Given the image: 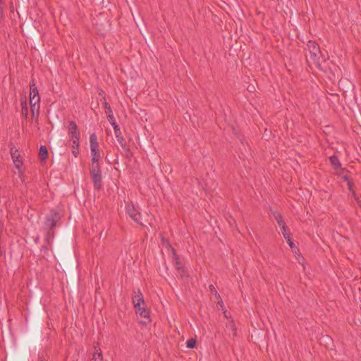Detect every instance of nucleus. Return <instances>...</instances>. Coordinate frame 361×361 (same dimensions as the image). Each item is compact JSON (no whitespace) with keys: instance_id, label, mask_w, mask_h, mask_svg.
I'll use <instances>...</instances> for the list:
<instances>
[{"instance_id":"c85d7f7f","label":"nucleus","mask_w":361,"mask_h":361,"mask_svg":"<svg viewBox=\"0 0 361 361\" xmlns=\"http://www.w3.org/2000/svg\"><path fill=\"white\" fill-rule=\"evenodd\" d=\"M20 105L22 109H28L27 104V97L25 94L20 95Z\"/></svg>"},{"instance_id":"2f4dec72","label":"nucleus","mask_w":361,"mask_h":361,"mask_svg":"<svg viewBox=\"0 0 361 361\" xmlns=\"http://www.w3.org/2000/svg\"><path fill=\"white\" fill-rule=\"evenodd\" d=\"M354 200L356 202L357 206L359 207V208L361 209V200L360 198L358 197V195H357V193L355 192H353V195H352Z\"/></svg>"},{"instance_id":"a878e982","label":"nucleus","mask_w":361,"mask_h":361,"mask_svg":"<svg viewBox=\"0 0 361 361\" xmlns=\"http://www.w3.org/2000/svg\"><path fill=\"white\" fill-rule=\"evenodd\" d=\"M103 99H104L103 106L105 109V112H106V115L113 113V111L111 109L110 104L106 101V97H103Z\"/></svg>"},{"instance_id":"f03ea898","label":"nucleus","mask_w":361,"mask_h":361,"mask_svg":"<svg viewBox=\"0 0 361 361\" xmlns=\"http://www.w3.org/2000/svg\"><path fill=\"white\" fill-rule=\"evenodd\" d=\"M307 50L310 54V59L313 64L319 69L322 71L321 59H322V54L320 50L319 44L312 40H309L307 44Z\"/></svg>"},{"instance_id":"49530a36","label":"nucleus","mask_w":361,"mask_h":361,"mask_svg":"<svg viewBox=\"0 0 361 361\" xmlns=\"http://www.w3.org/2000/svg\"><path fill=\"white\" fill-rule=\"evenodd\" d=\"M1 4H3V1L0 0V6L1 5Z\"/></svg>"},{"instance_id":"7ed1b4c3","label":"nucleus","mask_w":361,"mask_h":361,"mask_svg":"<svg viewBox=\"0 0 361 361\" xmlns=\"http://www.w3.org/2000/svg\"><path fill=\"white\" fill-rule=\"evenodd\" d=\"M59 266L66 274L70 276H75L76 265L71 255V253L70 254L69 257H63L60 259V261L59 262Z\"/></svg>"},{"instance_id":"bb28decb","label":"nucleus","mask_w":361,"mask_h":361,"mask_svg":"<svg viewBox=\"0 0 361 361\" xmlns=\"http://www.w3.org/2000/svg\"><path fill=\"white\" fill-rule=\"evenodd\" d=\"M281 230L285 239H287L288 238L290 237L289 228L286 225L282 226L281 228Z\"/></svg>"},{"instance_id":"423d86ee","label":"nucleus","mask_w":361,"mask_h":361,"mask_svg":"<svg viewBox=\"0 0 361 361\" xmlns=\"http://www.w3.org/2000/svg\"><path fill=\"white\" fill-rule=\"evenodd\" d=\"M67 130L70 140L71 141H74L75 142V140H77V141L80 140V131L76 123L74 121H69Z\"/></svg>"},{"instance_id":"f257e3e1","label":"nucleus","mask_w":361,"mask_h":361,"mask_svg":"<svg viewBox=\"0 0 361 361\" xmlns=\"http://www.w3.org/2000/svg\"><path fill=\"white\" fill-rule=\"evenodd\" d=\"M63 216V211L59 207L52 208L44 217V229H56L61 224V219Z\"/></svg>"},{"instance_id":"09e8293b","label":"nucleus","mask_w":361,"mask_h":361,"mask_svg":"<svg viewBox=\"0 0 361 361\" xmlns=\"http://www.w3.org/2000/svg\"><path fill=\"white\" fill-rule=\"evenodd\" d=\"M224 314H225V317H227L228 314H226V312H224Z\"/></svg>"},{"instance_id":"4be33fe9","label":"nucleus","mask_w":361,"mask_h":361,"mask_svg":"<svg viewBox=\"0 0 361 361\" xmlns=\"http://www.w3.org/2000/svg\"><path fill=\"white\" fill-rule=\"evenodd\" d=\"M226 329L232 331V337L234 338L237 334V329L233 321L228 322L226 324Z\"/></svg>"},{"instance_id":"1a4fd4ad","label":"nucleus","mask_w":361,"mask_h":361,"mask_svg":"<svg viewBox=\"0 0 361 361\" xmlns=\"http://www.w3.org/2000/svg\"><path fill=\"white\" fill-rule=\"evenodd\" d=\"M10 152L15 167L18 169H20L23 164V161L22 157L18 153V149L15 146H12L10 149Z\"/></svg>"},{"instance_id":"473e14b6","label":"nucleus","mask_w":361,"mask_h":361,"mask_svg":"<svg viewBox=\"0 0 361 361\" xmlns=\"http://www.w3.org/2000/svg\"><path fill=\"white\" fill-rule=\"evenodd\" d=\"M276 221H277V224H278V225L279 226L280 228H281L282 226L286 225V223L283 221L282 215L281 216H278V218H276Z\"/></svg>"},{"instance_id":"5701e85b","label":"nucleus","mask_w":361,"mask_h":361,"mask_svg":"<svg viewBox=\"0 0 361 361\" xmlns=\"http://www.w3.org/2000/svg\"><path fill=\"white\" fill-rule=\"evenodd\" d=\"M115 136L117 139V141L120 144L121 147H125V145L127 144L126 139L122 135L121 131L118 132V133L115 134Z\"/></svg>"},{"instance_id":"ddd939ff","label":"nucleus","mask_w":361,"mask_h":361,"mask_svg":"<svg viewBox=\"0 0 361 361\" xmlns=\"http://www.w3.org/2000/svg\"><path fill=\"white\" fill-rule=\"evenodd\" d=\"M38 155L41 161H45L48 159L49 152L46 146H40Z\"/></svg>"},{"instance_id":"37998d69","label":"nucleus","mask_w":361,"mask_h":361,"mask_svg":"<svg viewBox=\"0 0 361 361\" xmlns=\"http://www.w3.org/2000/svg\"><path fill=\"white\" fill-rule=\"evenodd\" d=\"M214 295H215V298H216L218 300H221V298L220 295L219 294V293H218L217 291H215V293H214Z\"/></svg>"},{"instance_id":"a211bd4d","label":"nucleus","mask_w":361,"mask_h":361,"mask_svg":"<svg viewBox=\"0 0 361 361\" xmlns=\"http://www.w3.org/2000/svg\"><path fill=\"white\" fill-rule=\"evenodd\" d=\"M90 173H102V168L99 162H92L91 166L90 168Z\"/></svg>"},{"instance_id":"cd10ccee","label":"nucleus","mask_w":361,"mask_h":361,"mask_svg":"<svg viewBox=\"0 0 361 361\" xmlns=\"http://www.w3.org/2000/svg\"><path fill=\"white\" fill-rule=\"evenodd\" d=\"M286 240L287 241V243L290 247L293 252H296V251H299V249L295 246V245L294 244V243L290 237L288 238Z\"/></svg>"},{"instance_id":"a18cd8bd","label":"nucleus","mask_w":361,"mask_h":361,"mask_svg":"<svg viewBox=\"0 0 361 361\" xmlns=\"http://www.w3.org/2000/svg\"><path fill=\"white\" fill-rule=\"evenodd\" d=\"M114 164H118V159H116Z\"/></svg>"},{"instance_id":"79ce46f5","label":"nucleus","mask_w":361,"mask_h":361,"mask_svg":"<svg viewBox=\"0 0 361 361\" xmlns=\"http://www.w3.org/2000/svg\"><path fill=\"white\" fill-rule=\"evenodd\" d=\"M272 214L273 216H274L275 219H276V218H278V216H281V214H280L279 213H278L277 212H272Z\"/></svg>"},{"instance_id":"a19ab883","label":"nucleus","mask_w":361,"mask_h":361,"mask_svg":"<svg viewBox=\"0 0 361 361\" xmlns=\"http://www.w3.org/2000/svg\"><path fill=\"white\" fill-rule=\"evenodd\" d=\"M209 290H210L212 293H215V291H216V290L215 287H214V285H212V284L209 285Z\"/></svg>"},{"instance_id":"393cba45","label":"nucleus","mask_w":361,"mask_h":361,"mask_svg":"<svg viewBox=\"0 0 361 361\" xmlns=\"http://www.w3.org/2000/svg\"><path fill=\"white\" fill-rule=\"evenodd\" d=\"M196 345H197L196 338H191L186 341V347L188 348L192 349V348H195Z\"/></svg>"},{"instance_id":"de8ad7c7","label":"nucleus","mask_w":361,"mask_h":361,"mask_svg":"<svg viewBox=\"0 0 361 361\" xmlns=\"http://www.w3.org/2000/svg\"><path fill=\"white\" fill-rule=\"evenodd\" d=\"M224 314H225V317H227L228 314H226V312H224Z\"/></svg>"},{"instance_id":"ea45409f","label":"nucleus","mask_w":361,"mask_h":361,"mask_svg":"<svg viewBox=\"0 0 361 361\" xmlns=\"http://www.w3.org/2000/svg\"><path fill=\"white\" fill-rule=\"evenodd\" d=\"M217 305H219L222 310H224V304L222 301V299L218 300Z\"/></svg>"},{"instance_id":"4468645a","label":"nucleus","mask_w":361,"mask_h":361,"mask_svg":"<svg viewBox=\"0 0 361 361\" xmlns=\"http://www.w3.org/2000/svg\"><path fill=\"white\" fill-rule=\"evenodd\" d=\"M30 96L40 97L35 80L32 79L30 82Z\"/></svg>"},{"instance_id":"2eb2a0df","label":"nucleus","mask_w":361,"mask_h":361,"mask_svg":"<svg viewBox=\"0 0 361 361\" xmlns=\"http://www.w3.org/2000/svg\"><path fill=\"white\" fill-rule=\"evenodd\" d=\"M342 179L347 183L348 188L353 195V192H355V190L353 189L354 183L353 180L350 179L348 175L343 176Z\"/></svg>"},{"instance_id":"f704fd0d","label":"nucleus","mask_w":361,"mask_h":361,"mask_svg":"<svg viewBox=\"0 0 361 361\" xmlns=\"http://www.w3.org/2000/svg\"><path fill=\"white\" fill-rule=\"evenodd\" d=\"M111 125L114 128L115 134H117V133H118V132L121 131L119 126L116 123V122H111Z\"/></svg>"},{"instance_id":"9d476101","label":"nucleus","mask_w":361,"mask_h":361,"mask_svg":"<svg viewBox=\"0 0 361 361\" xmlns=\"http://www.w3.org/2000/svg\"><path fill=\"white\" fill-rule=\"evenodd\" d=\"M136 314L140 315V317L145 319V321H141V323L143 324H146L151 322L150 319V310L146 307V305H141L140 310H139L137 308H135Z\"/></svg>"},{"instance_id":"6ab92c4d","label":"nucleus","mask_w":361,"mask_h":361,"mask_svg":"<svg viewBox=\"0 0 361 361\" xmlns=\"http://www.w3.org/2000/svg\"><path fill=\"white\" fill-rule=\"evenodd\" d=\"M92 361H103L102 353L100 348L96 349L92 355Z\"/></svg>"},{"instance_id":"6e6552de","label":"nucleus","mask_w":361,"mask_h":361,"mask_svg":"<svg viewBox=\"0 0 361 361\" xmlns=\"http://www.w3.org/2000/svg\"><path fill=\"white\" fill-rule=\"evenodd\" d=\"M126 212L130 216V218L137 224L140 225H143L142 223L140 221V213L136 209L134 204H127L126 207Z\"/></svg>"},{"instance_id":"412c9836","label":"nucleus","mask_w":361,"mask_h":361,"mask_svg":"<svg viewBox=\"0 0 361 361\" xmlns=\"http://www.w3.org/2000/svg\"><path fill=\"white\" fill-rule=\"evenodd\" d=\"M72 142H73L72 153L75 157H77L80 153V151H79L80 142H79V140H78V141L76 140L75 143L74 141H72Z\"/></svg>"},{"instance_id":"8fccbe9b","label":"nucleus","mask_w":361,"mask_h":361,"mask_svg":"<svg viewBox=\"0 0 361 361\" xmlns=\"http://www.w3.org/2000/svg\"><path fill=\"white\" fill-rule=\"evenodd\" d=\"M307 62L308 64H310V61H309V60L307 59Z\"/></svg>"},{"instance_id":"39448f33","label":"nucleus","mask_w":361,"mask_h":361,"mask_svg":"<svg viewBox=\"0 0 361 361\" xmlns=\"http://www.w3.org/2000/svg\"><path fill=\"white\" fill-rule=\"evenodd\" d=\"M40 341V333L39 330L29 334L23 341V346L25 348L29 347H37Z\"/></svg>"},{"instance_id":"9b49d317","label":"nucleus","mask_w":361,"mask_h":361,"mask_svg":"<svg viewBox=\"0 0 361 361\" xmlns=\"http://www.w3.org/2000/svg\"><path fill=\"white\" fill-rule=\"evenodd\" d=\"M39 102H40V97H32L30 96V106L32 112V116H35V111L37 109V116H39Z\"/></svg>"},{"instance_id":"b1692460","label":"nucleus","mask_w":361,"mask_h":361,"mask_svg":"<svg viewBox=\"0 0 361 361\" xmlns=\"http://www.w3.org/2000/svg\"><path fill=\"white\" fill-rule=\"evenodd\" d=\"M173 261L174 262L175 267H176V270L180 269L182 267H183L178 255L173 257Z\"/></svg>"},{"instance_id":"dca6fc26","label":"nucleus","mask_w":361,"mask_h":361,"mask_svg":"<svg viewBox=\"0 0 361 361\" xmlns=\"http://www.w3.org/2000/svg\"><path fill=\"white\" fill-rule=\"evenodd\" d=\"M329 161L334 169H338L341 167V164L340 163L339 159L336 155H332L329 157Z\"/></svg>"},{"instance_id":"58836bf2","label":"nucleus","mask_w":361,"mask_h":361,"mask_svg":"<svg viewBox=\"0 0 361 361\" xmlns=\"http://www.w3.org/2000/svg\"><path fill=\"white\" fill-rule=\"evenodd\" d=\"M4 19V8L2 6H0V21L3 20Z\"/></svg>"},{"instance_id":"aec40b11","label":"nucleus","mask_w":361,"mask_h":361,"mask_svg":"<svg viewBox=\"0 0 361 361\" xmlns=\"http://www.w3.org/2000/svg\"><path fill=\"white\" fill-rule=\"evenodd\" d=\"M47 231L46 235H45V240L47 243H49L51 240H53L55 235V229H45Z\"/></svg>"},{"instance_id":"c9c22d12","label":"nucleus","mask_w":361,"mask_h":361,"mask_svg":"<svg viewBox=\"0 0 361 361\" xmlns=\"http://www.w3.org/2000/svg\"><path fill=\"white\" fill-rule=\"evenodd\" d=\"M107 119L111 124V122H116L115 118L113 115V113L107 114Z\"/></svg>"},{"instance_id":"7c9ffc66","label":"nucleus","mask_w":361,"mask_h":361,"mask_svg":"<svg viewBox=\"0 0 361 361\" xmlns=\"http://www.w3.org/2000/svg\"><path fill=\"white\" fill-rule=\"evenodd\" d=\"M161 245L166 247V249H169L171 247V244L170 243L169 240L165 238H161Z\"/></svg>"},{"instance_id":"4c0bfd02","label":"nucleus","mask_w":361,"mask_h":361,"mask_svg":"<svg viewBox=\"0 0 361 361\" xmlns=\"http://www.w3.org/2000/svg\"><path fill=\"white\" fill-rule=\"evenodd\" d=\"M168 250L171 251L172 255H173V257L176 256V255H178V253L176 252V250H175V248L171 245V247H169L168 249Z\"/></svg>"},{"instance_id":"c756f323","label":"nucleus","mask_w":361,"mask_h":361,"mask_svg":"<svg viewBox=\"0 0 361 361\" xmlns=\"http://www.w3.org/2000/svg\"><path fill=\"white\" fill-rule=\"evenodd\" d=\"M177 271H178L180 276L182 279H183L184 277L188 276V270L184 266L182 267L180 269H177Z\"/></svg>"},{"instance_id":"72a5a7b5","label":"nucleus","mask_w":361,"mask_h":361,"mask_svg":"<svg viewBox=\"0 0 361 361\" xmlns=\"http://www.w3.org/2000/svg\"><path fill=\"white\" fill-rule=\"evenodd\" d=\"M21 116L23 119L27 120L28 116V109H21Z\"/></svg>"},{"instance_id":"e433bc0d","label":"nucleus","mask_w":361,"mask_h":361,"mask_svg":"<svg viewBox=\"0 0 361 361\" xmlns=\"http://www.w3.org/2000/svg\"><path fill=\"white\" fill-rule=\"evenodd\" d=\"M38 360L39 361H48L47 359H46L45 356L43 353H39L38 354Z\"/></svg>"},{"instance_id":"c03bdc74","label":"nucleus","mask_w":361,"mask_h":361,"mask_svg":"<svg viewBox=\"0 0 361 361\" xmlns=\"http://www.w3.org/2000/svg\"><path fill=\"white\" fill-rule=\"evenodd\" d=\"M99 94L100 95H103L104 94V97H105V94L104 92L102 90L101 92H99Z\"/></svg>"},{"instance_id":"f8f14e48","label":"nucleus","mask_w":361,"mask_h":361,"mask_svg":"<svg viewBox=\"0 0 361 361\" xmlns=\"http://www.w3.org/2000/svg\"><path fill=\"white\" fill-rule=\"evenodd\" d=\"M93 186L95 190H100L102 187V173H90Z\"/></svg>"},{"instance_id":"0eeeda50","label":"nucleus","mask_w":361,"mask_h":361,"mask_svg":"<svg viewBox=\"0 0 361 361\" xmlns=\"http://www.w3.org/2000/svg\"><path fill=\"white\" fill-rule=\"evenodd\" d=\"M133 292L134 295L132 297V300L134 308H137L140 310L141 305L145 306L146 305L143 295L139 288L137 290L133 289Z\"/></svg>"},{"instance_id":"20e7f679","label":"nucleus","mask_w":361,"mask_h":361,"mask_svg":"<svg viewBox=\"0 0 361 361\" xmlns=\"http://www.w3.org/2000/svg\"><path fill=\"white\" fill-rule=\"evenodd\" d=\"M90 151L92 155V162H99L101 159L97 136L93 133L90 136Z\"/></svg>"},{"instance_id":"f3484780","label":"nucleus","mask_w":361,"mask_h":361,"mask_svg":"<svg viewBox=\"0 0 361 361\" xmlns=\"http://www.w3.org/2000/svg\"><path fill=\"white\" fill-rule=\"evenodd\" d=\"M123 150V155L124 157L128 159V161H131V159L133 157V152H131V149L130 148V146L126 144L125 145V147H121Z\"/></svg>"}]
</instances>
